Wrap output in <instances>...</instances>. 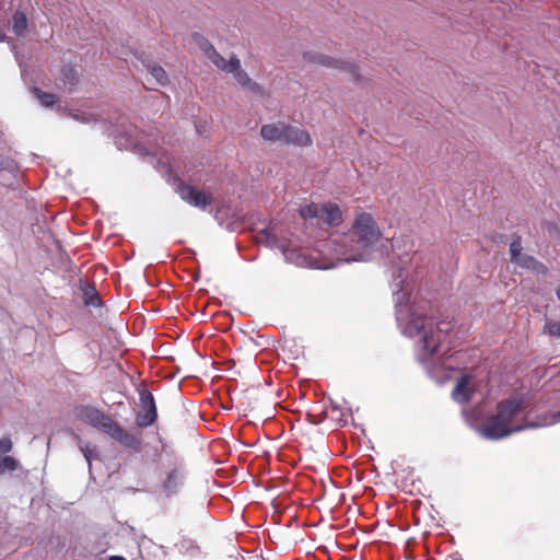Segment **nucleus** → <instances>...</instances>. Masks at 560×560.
<instances>
[{
    "label": "nucleus",
    "instance_id": "1",
    "mask_svg": "<svg viewBox=\"0 0 560 560\" xmlns=\"http://www.w3.org/2000/svg\"><path fill=\"white\" fill-rule=\"evenodd\" d=\"M411 260L408 254L399 256V261H393V299L398 328L401 334L419 337L416 346V359L430 377L444 366L450 352L446 340L453 328L451 320L435 322L429 314L430 302L419 299L408 281L407 264Z\"/></svg>",
    "mask_w": 560,
    "mask_h": 560
},
{
    "label": "nucleus",
    "instance_id": "2",
    "mask_svg": "<svg viewBox=\"0 0 560 560\" xmlns=\"http://www.w3.org/2000/svg\"><path fill=\"white\" fill-rule=\"evenodd\" d=\"M380 229L370 213H360L346 233L332 234L325 246L338 262L368 261L374 245L380 240Z\"/></svg>",
    "mask_w": 560,
    "mask_h": 560
},
{
    "label": "nucleus",
    "instance_id": "3",
    "mask_svg": "<svg viewBox=\"0 0 560 560\" xmlns=\"http://www.w3.org/2000/svg\"><path fill=\"white\" fill-rule=\"evenodd\" d=\"M524 409L523 399L511 397L497 405V413L479 428V433L488 440H500L525 429L547 427V422L530 421L523 425L510 427L511 421Z\"/></svg>",
    "mask_w": 560,
    "mask_h": 560
},
{
    "label": "nucleus",
    "instance_id": "4",
    "mask_svg": "<svg viewBox=\"0 0 560 560\" xmlns=\"http://www.w3.org/2000/svg\"><path fill=\"white\" fill-rule=\"evenodd\" d=\"M77 417L98 431L108 434L126 448L139 452L142 441L139 436L129 433L109 416L93 406H79L75 408Z\"/></svg>",
    "mask_w": 560,
    "mask_h": 560
},
{
    "label": "nucleus",
    "instance_id": "5",
    "mask_svg": "<svg viewBox=\"0 0 560 560\" xmlns=\"http://www.w3.org/2000/svg\"><path fill=\"white\" fill-rule=\"evenodd\" d=\"M161 490L166 498L177 495L185 486L188 469L185 459L163 445L161 452Z\"/></svg>",
    "mask_w": 560,
    "mask_h": 560
},
{
    "label": "nucleus",
    "instance_id": "6",
    "mask_svg": "<svg viewBox=\"0 0 560 560\" xmlns=\"http://www.w3.org/2000/svg\"><path fill=\"white\" fill-rule=\"evenodd\" d=\"M257 241L271 249H279L288 260L291 246L288 233H283L277 226H267L258 232Z\"/></svg>",
    "mask_w": 560,
    "mask_h": 560
},
{
    "label": "nucleus",
    "instance_id": "7",
    "mask_svg": "<svg viewBox=\"0 0 560 560\" xmlns=\"http://www.w3.org/2000/svg\"><path fill=\"white\" fill-rule=\"evenodd\" d=\"M139 401L140 411L137 413L136 423L139 428H148L152 425L158 418L153 394L147 388L140 389Z\"/></svg>",
    "mask_w": 560,
    "mask_h": 560
},
{
    "label": "nucleus",
    "instance_id": "8",
    "mask_svg": "<svg viewBox=\"0 0 560 560\" xmlns=\"http://www.w3.org/2000/svg\"><path fill=\"white\" fill-rule=\"evenodd\" d=\"M305 61L310 63L320 65L327 68L340 69L353 75L355 82L360 81V75L358 73V66L351 62L342 61L339 59L331 58L329 56L306 51L303 55Z\"/></svg>",
    "mask_w": 560,
    "mask_h": 560
},
{
    "label": "nucleus",
    "instance_id": "9",
    "mask_svg": "<svg viewBox=\"0 0 560 560\" xmlns=\"http://www.w3.org/2000/svg\"><path fill=\"white\" fill-rule=\"evenodd\" d=\"M177 192L184 201L202 210H205L211 202L208 195L190 185H178Z\"/></svg>",
    "mask_w": 560,
    "mask_h": 560
},
{
    "label": "nucleus",
    "instance_id": "10",
    "mask_svg": "<svg viewBox=\"0 0 560 560\" xmlns=\"http://www.w3.org/2000/svg\"><path fill=\"white\" fill-rule=\"evenodd\" d=\"M282 143L296 147H307L312 144V139L307 131L287 124Z\"/></svg>",
    "mask_w": 560,
    "mask_h": 560
},
{
    "label": "nucleus",
    "instance_id": "11",
    "mask_svg": "<svg viewBox=\"0 0 560 560\" xmlns=\"http://www.w3.org/2000/svg\"><path fill=\"white\" fill-rule=\"evenodd\" d=\"M139 60L141 61L142 66L147 69L149 74L154 79V81L160 85H166L168 84V75L166 71L156 62H154L152 59H150L144 54H141L139 57Z\"/></svg>",
    "mask_w": 560,
    "mask_h": 560
},
{
    "label": "nucleus",
    "instance_id": "12",
    "mask_svg": "<svg viewBox=\"0 0 560 560\" xmlns=\"http://www.w3.org/2000/svg\"><path fill=\"white\" fill-rule=\"evenodd\" d=\"M341 221V211L337 205H322L318 223L326 224L328 226H336L339 225Z\"/></svg>",
    "mask_w": 560,
    "mask_h": 560
},
{
    "label": "nucleus",
    "instance_id": "13",
    "mask_svg": "<svg viewBox=\"0 0 560 560\" xmlns=\"http://www.w3.org/2000/svg\"><path fill=\"white\" fill-rule=\"evenodd\" d=\"M285 125L287 124L283 121L262 125L260 128V136L267 142H283Z\"/></svg>",
    "mask_w": 560,
    "mask_h": 560
},
{
    "label": "nucleus",
    "instance_id": "14",
    "mask_svg": "<svg viewBox=\"0 0 560 560\" xmlns=\"http://www.w3.org/2000/svg\"><path fill=\"white\" fill-rule=\"evenodd\" d=\"M18 167L13 162H5L0 166V185L15 188L18 185Z\"/></svg>",
    "mask_w": 560,
    "mask_h": 560
},
{
    "label": "nucleus",
    "instance_id": "15",
    "mask_svg": "<svg viewBox=\"0 0 560 560\" xmlns=\"http://www.w3.org/2000/svg\"><path fill=\"white\" fill-rule=\"evenodd\" d=\"M472 390L469 387V377L462 376L452 390V398L458 404H465L470 400Z\"/></svg>",
    "mask_w": 560,
    "mask_h": 560
},
{
    "label": "nucleus",
    "instance_id": "16",
    "mask_svg": "<svg viewBox=\"0 0 560 560\" xmlns=\"http://www.w3.org/2000/svg\"><path fill=\"white\" fill-rule=\"evenodd\" d=\"M515 265L540 276H546L549 271L545 264L537 260L534 256L527 254H524L522 257H520Z\"/></svg>",
    "mask_w": 560,
    "mask_h": 560
},
{
    "label": "nucleus",
    "instance_id": "17",
    "mask_svg": "<svg viewBox=\"0 0 560 560\" xmlns=\"http://www.w3.org/2000/svg\"><path fill=\"white\" fill-rule=\"evenodd\" d=\"M208 59L220 70L231 73V71L236 70L238 67V58L236 56L231 57L229 60L223 58L217 50H212V52L208 56Z\"/></svg>",
    "mask_w": 560,
    "mask_h": 560
},
{
    "label": "nucleus",
    "instance_id": "18",
    "mask_svg": "<svg viewBox=\"0 0 560 560\" xmlns=\"http://www.w3.org/2000/svg\"><path fill=\"white\" fill-rule=\"evenodd\" d=\"M236 82L245 90L259 93L260 86L254 82L248 74L241 68V61L238 60V67L236 70L231 71Z\"/></svg>",
    "mask_w": 560,
    "mask_h": 560
},
{
    "label": "nucleus",
    "instance_id": "19",
    "mask_svg": "<svg viewBox=\"0 0 560 560\" xmlns=\"http://www.w3.org/2000/svg\"><path fill=\"white\" fill-rule=\"evenodd\" d=\"M27 27L26 14L20 10H16L12 16V31L16 36L24 33Z\"/></svg>",
    "mask_w": 560,
    "mask_h": 560
},
{
    "label": "nucleus",
    "instance_id": "20",
    "mask_svg": "<svg viewBox=\"0 0 560 560\" xmlns=\"http://www.w3.org/2000/svg\"><path fill=\"white\" fill-rule=\"evenodd\" d=\"M33 94L44 107H51L57 102L56 94L45 92L39 88H33Z\"/></svg>",
    "mask_w": 560,
    "mask_h": 560
},
{
    "label": "nucleus",
    "instance_id": "21",
    "mask_svg": "<svg viewBox=\"0 0 560 560\" xmlns=\"http://www.w3.org/2000/svg\"><path fill=\"white\" fill-rule=\"evenodd\" d=\"M19 468V462L9 455L0 456V475L15 471Z\"/></svg>",
    "mask_w": 560,
    "mask_h": 560
},
{
    "label": "nucleus",
    "instance_id": "22",
    "mask_svg": "<svg viewBox=\"0 0 560 560\" xmlns=\"http://www.w3.org/2000/svg\"><path fill=\"white\" fill-rule=\"evenodd\" d=\"M79 447L89 465V469L91 470L92 460L100 457L98 453L95 451V447L92 446L90 443L80 442Z\"/></svg>",
    "mask_w": 560,
    "mask_h": 560
},
{
    "label": "nucleus",
    "instance_id": "23",
    "mask_svg": "<svg viewBox=\"0 0 560 560\" xmlns=\"http://www.w3.org/2000/svg\"><path fill=\"white\" fill-rule=\"evenodd\" d=\"M322 205L310 203L300 209V215L304 219H317L319 220V210Z\"/></svg>",
    "mask_w": 560,
    "mask_h": 560
},
{
    "label": "nucleus",
    "instance_id": "24",
    "mask_svg": "<svg viewBox=\"0 0 560 560\" xmlns=\"http://www.w3.org/2000/svg\"><path fill=\"white\" fill-rule=\"evenodd\" d=\"M83 298H84L85 305H89V306L101 305V299L97 295V292L93 287H86L83 290Z\"/></svg>",
    "mask_w": 560,
    "mask_h": 560
},
{
    "label": "nucleus",
    "instance_id": "25",
    "mask_svg": "<svg viewBox=\"0 0 560 560\" xmlns=\"http://www.w3.org/2000/svg\"><path fill=\"white\" fill-rule=\"evenodd\" d=\"M192 38L207 57L212 52V50H215L213 45L201 34L195 33Z\"/></svg>",
    "mask_w": 560,
    "mask_h": 560
},
{
    "label": "nucleus",
    "instance_id": "26",
    "mask_svg": "<svg viewBox=\"0 0 560 560\" xmlns=\"http://www.w3.org/2000/svg\"><path fill=\"white\" fill-rule=\"evenodd\" d=\"M61 75L62 80L66 84L70 85V89H72L77 82H78V72L75 69L71 67H63L61 69Z\"/></svg>",
    "mask_w": 560,
    "mask_h": 560
},
{
    "label": "nucleus",
    "instance_id": "27",
    "mask_svg": "<svg viewBox=\"0 0 560 560\" xmlns=\"http://www.w3.org/2000/svg\"><path fill=\"white\" fill-rule=\"evenodd\" d=\"M522 249H523V246H522L521 237L517 236L510 244V256H511L510 259L513 264H516L518 258L524 255V254H522Z\"/></svg>",
    "mask_w": 560,
    "mask_h": 560
},
{
    "label": "nucleus",
    "instance_id": "28",
    "mask_svg": "<svg viewBox=\"0 0 560 560\" xmlns=\"http://www.w3.org/2000/svg\"><path fill=\"white\" fill-rule=\"evenodd\" d=\"M545 330L551 337H560V320H547Z\"/></svg>",
    "mask_w": 560,
    "mask_h": 560
},
{
    "label": "nucleus",
    "instance_id": "29",
    "mask_svg": "<svg viewBox=\"0 0 560 560\" xmlns=\"http://www.w3.org/2000/svg\"><path fill=\"white\" fill-rule=\"evenodd\" d=\"M12 450V441L10 438L0 439V456L8 454Z\"/></svg>",
    "mask_w": 560,
    "mask_h": 560
},
{
    "label": "nucleus",
    "instance_id": "30",
    "mask_svg": "<svg viewBox=\"0 0 560 560\" xmlns=\"http://www.w3.org/2000/svg\"><path fill=\"white\" fill-rule=\"evenodd\" d=\"M539 422H547V427L560 422V410L553 412L551 416H545L539 419Z\"/></svg>",
    "mask_w": 560,
    "mask_h": 560
},
{
    "label": "nucleus",
    "instance_id": "31",
    "mask_svg": "<svg viewBox=\"0 0 560 560\" xmlns=\"http://www.w3.org/2000/svg\"><path fill=\"white\" fill-rule=\"evenodd\" d=\"M108 560H126V558L122 556H110Z\"/></svg>",
    "mask_w": 560,
    "mask_h": 560
},
{
    "label": "nucleus",
    "instance_id": "32",
    "mask_svg": "<svg viewBox=\"0 0 560 560\" xmlns=\"http://www.w3.org/2000/svg\"><path fill=\"white\" fill-rule=\"evenodd\" d=\"M330 406H331V409H332L334 411H340L339 406H338L337 404H335L334 401H330Z\"/></svg>",
    "mask_w": 560,
    "mask_h": 560
},
{
    "label": "nucleus",
    "instance_id": "33",
    "mask_svg": "<svg viewBox=\"0 0 560 560\" xmlns=\"http://www.w3.org/2000/svg\"><path fill=\"white\" fill-rule=\"evenodd\" d=\"M4 40H5V34L0 31V42H4Z\"/></svg>",
    "mask_w": 560,
    "mask_h": 560
},
{
    "label": "nucleus",
    "instance_id": "34",
    "mask_svg": "<svg viewBox=\"0 0 560 560\" xmlns=\"http://www.w3.org/2000/svg\"><path fill=\"white\" fill-rule=\"evenodd\" d=\"M342 416H343V415H342V412H340V417L338 418V421H339V422H343V424H345L347 421H346V420H342V418H341Z\"/></svg>",
    "mask_w": 560,
    "mask_h": 560
},
{
    "label": "nucleus",
    "instance_id": "35",
    "mask_svg": "<svg viewBox=\"0 0 560 560\" xmlns=\"http://www.w3.org/2000/svg\"><path fill=\"white\" fill-rule=\"evenodd\" d=\"M323 421V418L318 419V420H312V423H315V424H318Z\"/></svg>",
    "mask_w": 560,
    "mask_h": 560
},
{
    "label": "nucleus",
    "instance_id": "36",
    "mask_svg": "<svg viewBox=\"0 0 560 560\" xmlns=\"http://www.w3.org/2000/svg\"><path fill=\"white\" fill-rule=\"evenodd\" d=\"M463 415L467 418L468 417V411L467 410H463Z\"/></svg>",
    "mask_w": 560,
    "mask_h": 560
}]
</instances>
